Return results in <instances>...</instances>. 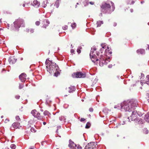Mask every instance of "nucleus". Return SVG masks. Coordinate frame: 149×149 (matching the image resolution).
Listing matches in <instances>:
<instances>
[{
  "label": "nucleus",
  "mask_w": 149,
  "mask_h": 149,
  "mask_svg": "<svg viewBox=\"0 0 149 149\" xmlns=\"http://www.w3.org/2000/svg\"><path fill=\"white\" fill-rule=\"evenodd\" d=\"M3 116H1V118H3Z\"/></svg>",
  "instance_id": "3c124183"
},
{
  "label": "nucleus",
  "mask_w": 149,
  "mask_h": 149,
  "mask_svg": "<svg viewBox=\"0 0 149 149\" xmlns=\"http://www.w3.org/2000/svg\"><path fill=\"white\" fill-rule=\"evenodd\" d=\"M137 53L139 54H143L145 53V50L143 49H138L136 51Z\"/></svg>",
  "instance_id": "a211bd4d"
},
{
  "label": "nucleus",
  "mask_w": 149,
  "mask_h": 149,
  "mask_svg": "<svg viewBox=\"0 0 149 149\" xmlns=\"http://www.w3.org/2000/svg\"><path fill=\"white\" fill-rule=\"evenodd\" d=\"M42 27L43 28H46L49 24V22L46 19H44L41 22Z\"/></svg>",
  "instance_id": "9b49d317"
},
{
  "label": "nucleus",
  "mask_w": 149,
  "mask_h": 149,
  "mask_svg": "<svg viewBox=\"0 0 149 149\" xmlns=\"http://www.w3.org/2000/svg\"><path fill=\"white\" fill-rule=\"evenodd\" d=\"M59 74V73L58 71H57L56 72H55L54 74V75L56 77H57L58 74Z\"/></svg>",
  "instance_id": "473e14b6"
},
{
  "label": "nucleus",
  "mask_w": 149,
  "mask_h": 149,
  "mask_svg": "<svg viewBox=\"0 0 149 149\" xmlns=\"http://www.w3.org/2000/svg\"><path fill=\"white\" fill-rule=\"evenodd\" d=\"M132 111V113L131 116L128 117V121H134L136 119L137 117L136 112L134 111Z\"/></svg>",
  "instance_id": "1a4fd4ad"
},
{
  "label": "nucleus",
  "mask_w": 149,
  "mask_h": 149,
  "mask_svg": "<svg viewBox=\"0 0 149 149\" xmlns=\"http://www.w3.org/2000/svg\"><path fill=\"white\" fill-rule=\"evenodd\" d=\"M76 25L75 23H73V24L72 25V27H73L75 26Z\"/></svg>",
  "instance_id": "37998d69"
},
{
  "label": "nucleus",
  "mask_w": 149,
  "mask_h": 149,
  "mask_svg": "<svg viewBox=\"0 0 149 149\" xmlns=\"http://www.w3.org/2000/svg\"><path fill=\"white\" fill-rule=\"evenodd\" d=\"M75 90V87L73 86H70L68 89V92L70 93L74 91Z\"/></svg>",
  "instance_id": "4468645a"
},
{
  "label": "nucleus",
  "mask_w": 149,
  "mask_h": 149,
  "mask_svg": "<svg viewBox=\"0 0 149 149\" xmlns=\"http://www.w3.org/2000/svg\"><path fill=\"white\" fill-rule=\"evenodd\" d=\"M85 149H93V148H91L90 147H88V146L86 145L85 147Z\"/></svg>",
  "instance_id": "c9c22d12"
},
{
  "label": "nucleus",
  "mask_w": 149,
  "mask_h": 149,
  "mask_svg": "<svg viewBox=\"0 0 149 149\" xmlns=\"http://www.w3.org/2000/svg\"><path fill=\"white\" fill-rule=\"evenodd\" d=\"M34 29L31 28H28L26 29V32L31 34L33 33L34 31Z\"/></svg>",
  "instance_id": "f3484780"
},
{
  "label": "nucleus",
  "mask_w": 149,
  "mask_h": 149,
  "mask_svg": "<svg viewBox=\"0 0 149 149\" xmlns=\"http://www.w3.org/2000/svg\"><path fill=\"white\" fill-rule=\"evenodd\" d=\"M132 103V101H125L123 103L119 104L118 105L119 106L118 107L115 106L114 107V108H117L118 109H120L122 111H123V109H124L125 111L130 112L134 110V108H133L131 106Z\"/></svg>",
  "instance_id": "f03ea898"
},
{
  "label": "nucleus",
  "mask_w": 149,
  "mask_h": 149,
  "mask_svg": "<svg viewBox=\"0 0 149 149\" xmlns=\"http://www.w3.org/2000/svg\"><path fill=\"white\" fill-rule=\"evenodd\" d=\"M111 5L109 3L104 2L101 6V12L104 13L110 14L115 9V5L113 3L111 2Z\"/></svg>",
  "instance_id": "f257e3e1"
},
{
  "label": "nucleus",
  "mask_w": 149,
  "mask_h": 149,
  "mask_svg": "<svg viewBox=\"0 0 149 149\" xmlns=\"http://www.w3.org/2000/svg\"><path fill=\"white\" fill-rule=\"evenodd\" d=\"M46 64L48 71L49 72H52V71L50 72L51 71L55 70L54 68L53 67H55L56 66V63H53L52 61L47 60L46 61Z\"/></svg>",
  "instance_id": "20e7f679"
},
{
  "label": "nucleus",
  "mask_w": 149,
  "mask_h": 149,
  "mask_svg": "<svg viewBox=\"0 0 149 149\" xmlns=\"http://www.w3.org/2000/svg\"><path fill=\"white\" fill-rule=\"evenodd\" d=\"M17 60L15 59L14 57H12L8 59V61L11 64L14 63Z\"/></svg>",
  "instance_id": "2eb2a0df"
},
{
  "label": "nucleus",
  "mask_w": 149,
  "mask_h": 149,
  "mask_svg": "<svg viewBox=\"0 0 149 149\" xmlns=\"http://www.w3.org/2000/svg\"><path fill=\"white\" fill-rule=\"evenodd\" d=\"M148 49L149 50V46H148Z\"/></svg>",
  "instance_id": "864d4df0"
},
{
  "label": "nucleus",
  "mask_w": 149,
  "mask_h": 149,
  "mask_svg": "<svg viewBox=\"0 0 149 149\" xmlns=\"http://www.w3.org/2000/svg\"><path fill=\"white\" fill-rule=\"evenodd\" d=\"M74 52V50L73 49H71L70 50V52L71 53H73Z\"/></svg>",
  "instance_id": "ea45409f"
},
{
  "label": "nucleus",
  "mask_w": 149,
  "mask_h": 149,
  "mask_svg": "<svg viewBox=\"0 0 149 149\" xmlns=\"http://www.w3.org/2000/svg\"><path fill=\"white\" fill-rule=\"evenodd\" d=\"M20 96L18 95H16L15 96V98L16 99H18L20 98Z\"/></svg>",
  "instance_id": "e433bc0d"
},
{
  "label": "nucleus",
  "mask_w": 149,
  "mask_h": 149,
  "mask_svg": "<svg viewBox=\"0 0 149 149\" xmlns=\"http://www.w3.org/2000/svg\"><path fill=\"white\" fill-rule=\"evenodd\" d=\"M60 120L62 121H65V117L63 116H61L59 117Z\"/></svg>",
  "instance_id": "393cba45"
},
{
  "label": "nucleus",
  "mask_w": 149,
  "mask_h": 149,
  "mask_svg": "<svg viewBox=\"0 0 149 149\" xmlns=\"http://www.w3.org/2000/svg\"><path fill=\"white\" fill-rule=\"evenodd\" d=\"M109 49V47H107V49H106L105 50V54H107L108 53V54H112V52L110 51V50Z\"/></svg>",
  "instance_id": "6ab92c4d"
},
{
  "label": "nucleus",
  "mask_w": 149,
  "mask_h": 149,
  "mask_svg": "<svg viewBox=\"0 0 149 149\" xmlns=\"http://www.w3.org/2000/svg\"><path fill=\"white\" fill-rule=\"evenodd\" d=\"M13 127L15 129H19L21 127V125L19 122H15L12 124Z\"/></svg>",
  "instance_id": "ddd939ff"
},
{
  "label": "nucleus",
  "mask_w": 149,
  "mask_h": 149,
  "mask_svg": "<svg viewBox=\"0 0 149 149\" xmlns=\"http://www.w3.org/2000/svg\"><path fill=\"white\" fill-rule=\"evenodd\" d=\"M73 144L74 145V146H77V148L78 149H81L82 148V147H81V146L79 145H78L77 146L75 144H74V143H73Z\"/></svg>",
  "instance_id": "2f4dec72"
},
{
  "label": "nucleus",
  "mask_w": 149,
  "mask_h": 149,
  "mask_svg": "<svg viewBox=\"0 0 149 149\" xmlns=\"http://www.w3.org/2000/svg\"><path fill=\"white\" fill-rule=\"evenodd\" d=\"M82 47H79L77 49V52L79 54H80L81 52V49Z\"/></svg>",
  "instance_id": "cd10ccee"
},
{
  "label": "nucleus",
  "mask_w": 149,
  "mask_h": 149,
  "mask_svg": "<svg viewBox=\"0 0 149 149\" xmlns=\"http://www.w3.org/2000/svg\"><path fill=\"white\" fill-rule=\"evenodd\" d=\"M148 100V102H149V99Z\"/></svg>",
  "instance_id": "5fc2aeb1"
},
{
  "label": "nucleus",
  "mask_w": 149,
  "mask_h": 149,
  "mask_svg": "<svg viewBox=\"0 0 149 149\" xmlns=\"http://www.w3.org/2000/svg\"><path fill=\"white\" fill-rule=\"evenodd\" d=\"M87 146L88 147H90L91 148H92L93 149H94V148H95V143L93 142L88 143Z\"/></svg>",
  "instance_id": "dca6fc26"
},
{
  "label": "nucleus",
  "mask_w": 149,
  "mask_h": 149,
  "mask_svg": "<svg viewBox=\"0 0 149 149\" xmlns=\"http://www.w3.org/2000/svg\"><path fill=\"white\" fill-rule=\"evenodd\" d=\"M103 23V22L102 21H97V27H100L101 26V24H102Z\"/></svg>",
  "instance_id": "412c9836"
},
{
  "label": "nucleus",
  "mask_w": 149,
  "mask_h": 149,
  "mask_svg": "<svg viewBox=\"0 0 149 149\" xmlns=\"http://www.w3.org/2000/svg\"><path fill=\"white\" fill-rule=\"evenodd\" d=\"M91 124L90 123L88 122L86 125L85 128L86 129H88L90 128L91 126Z\"/></svg>",
  "instance_id": "a878e982"
},
{
  "label": "nucleus",
  "mask_w": 149,
  "mask_h": 149,
  "mask_svg": "<svg viewBox=\"0 0 149 149\" xmlns=\"http://www.w3.org/2000/svg\"><path fill=\"white\" fill-rule=\"evenodd\" d=\"M101 46L103 49H105L108 47L105 43H102L101 44Z\"/></svg>",
  "instance_id": "b1692460"
},
{
  "label": "nucleus",
  "mask_w": 149,
  "mask_h": 149,
  "mask_svg": "<svg viewBox=\"0 0 149 149\" xmlns=\"http://www.w3.org/2000/svg\"><path fill=\"white\" fill-rule=\"evenodd\" d=\"M33 5L34 6H36L37 7L39 6L40 5V3L37 0H35L33 1Z\"/></svg>",
  "instance_id": "aec40b11"
},
{
  "label": "nucleus",
  "mask_w": 149,
  "mask_h": 149,
  "mask_svg": "<svg viewBox=\"0 0 149 149\" xmlns=\"http://www.w3.org/2000/svg\"><path fill=\"white\" fill-rule=\"evenodd\" d=\"M35 24H36L37 25V26H39L40 25V22L39 21H37L36 23H35Z\"/></svg>",
  "instance_id": "72a5a7b5"
},
{
  "label": "nucleus",
  "mask_w": 149,
  "mask_h": 149,
  "mask_svg": "<svg viewBox=\"0 0 149 149\" xmlns=\"http://www.w3.org/2000/svg\"><path fill=\"white\" fill-rule=\"evenodd\" d=\"M43 125H45L46 124V122H44L43 123Z\"/></svg>",
  "instance_id": "49530a36"
},
{
  "label": "nucleus",
  "mask_w": 149,
  "mask_h": 149,
  "mask_svg": "<svg viewBox=\"0 0 149 149\" xmlns=\"http://www.w3.org/2000/svg\"><path fill=\"white\" fill-rule=\"evenodd\" d=\"M132 102V104H131V106L133 108H134V107H137V104L136 103V102H133L132 101H131Z\"/></svg>",
  "instance_id": "5701e85b"
},
{
  "label": "nucleus",
  "mask_w": 149,
  "mask_h": 149,
  "mask_svg": "<svg viewBox=\"0 0 149 149\" xmlns=\"http://www.w3.org/2000/svg\"><path fill=\"white\" fill-rule=\"evenodd\" d=\"M85 120V119L83 118H81V119L80 120V121L81 122H82V121H84Z\"/></svg>",
  "instance_id": "58836bf2"
},
{
  "label": "nucleus",
  "mask_w": 149,
  "mask_h": 149,
  "mask_svg": "<svg viewBox=\"0 0 149 149\" xmlns=\"http://www.w3.org/2000/svg\"><path fill=\"white\" fill-rule=\"evenodd\" d=\"M9 121V119H6V120H5V123H7V122H8Z\"/></svg>",
  "instance_id": "c03bdc74"
},
{
  "label": "nucleus",
  "mask_w": 149,
  "mask_h": 149,
  "mask_svg": "<svg viewBox=\"0 0 149 149\" xmlns=\"http://www.w3.org/2000/svg\"><path fill=\"white\" fill-rule=\"evenodd\" d=\"M56 132L57 133H58V129H57L56 130Z\"/></svg>",
  "instance_id": "09e8293b"
},
{
  "label": "nucleus",
  "mask_w": 149,
  "mask_h": 149,
  "mask_svg": "<svg viewBox=\"0 0 149 149\" xmlns=\"http://www.w3.org/2000/svg\"><path fill=\"white\" fill-rule=\"evenodd\" d=\"M112 67V65L111 64L109 65L108 66V68H111Z\"/></svg>",
  "instance_id": "79ce46f5"
},
{
  "label": "nucleus",
  "mask_w": 149,
  "mask_h": 149,
  "mask_svg": "<svg viewBox=\"0 0 149 149\" xmlns=\"http://www.w3.org/2000/svg\"><path fill=\"white\" fill-rule=\"evenodd\" d=\"M60 4V1L59 0H57L54 6L52 5L51 6V8H52V11H54L55 10L56 8H58Z\"/></svg>",
  "instance_id": "9d476101"
},
{
  "label": "nucleus",
  "mask_w": 149,
  "mask_h": 149,
  "mask_svg": "<svg viewBox=\"0 0 149 149\" xmlns=\"http://www.w3.org/2000/svg\"><path fill=\"white\" fill-rule=\"evenodd\" d=\"M49 113V112L47 111H45L44 112V114L45 116L48 115Z\"/></svg>",
  "instance_id": "c756f323"
},
{
  "label": "nucleus",
  "mask_w": 149,
  "mask_h": 149,
  "mask_svg": "<svg viewBox=\"0 0 149 149\" xmlns=\"http://www.w3.org/2000/svg\"><path fill=\"white\" fill-rule=\"evenodd\" d=\"M146 134H147L148 133V131H146Z\"/></svg>",
  "instance_id": "603ef678"
},
{
  "label": "nucleus",
  "mask_w": 149,
  "mask_h": 149,
  "mask_svg": "<svg viewBox=\"0 0 149 149\" xmlns=\"http://www.w3.org/2000/svg\"><path fill=\"white\" fill-rule=\"evenodd\" d=\"M15 118L17 120L19 121H20L21 120L20 119L19 116H16Z\"/></svg>",
  "instance_id": "7c9ffc66"
},
{
  "label": "nucleus",
  "mask_w": 149,
  "mask_h": 149,
  "mask_svg": "<svg viewBox=\"0 0 149 149\" xmlns=\"http://www.w3.org/2000/svg\"><path fill=\"white\" fill-rule=\"evenodd\" d=\"M89 3L91 5H93L94 4V2L92 1L90 2Z\"/></svg>",
  "instance_id": "a18cd8bd"
},
{
  "label": "nucleus",
  "mask_w": 149,
  "mask_h": 149,
  "mask_svg": "<svg viewBox=\"0 0 149 149\" xmlns=\"http://www.w3.org/2000/svg\"><path fill=\"white\" fill-rule=\"evenodd\" d=\"M72 77L75 78H84L86 76V74L84 72H77L73 73L72 75Z\"/></svg>",
  "instance_id": "0eeeda50"
},
{
  "label": "nucleus",
  "mask_w": 149,
  "mask_h": 149,
  "mask_svg": "<svg viewBox=\"0 0 149 149\" xmlns=\"http://www.w3.org/2000/svg\"><path fill=\"white\" fill-rule=\"evenodd\" d=\"M26 75L23 73L21 74L19 77V78L21 81L22 82H24L26 79Z\"/></svg>",
  "instance_id": "f8f14e48"
},
{
  "label": "nucleus",
  "mask_w": 149,
  "mask_h": 149,
  "mask_svg": "<svg viewBox=\"0 0 149 149\" xmlns=\"http://www.w3.org/2000/svg\"><path fill=\"white\" fill-rule=\"evenodd\" d=\"M68 26H67L66 25L64 26L63 27V29L65 30L67 29H68Z\"/></svg>",
  "instance_id": "f704fd0d"
},
{
  "label": "nucleus",
  "mask_w": 149,
  "mask_h": 149,
  "mask_svg": "<svg viewBox=\"0 0 149 149\" xmlns=\"http://www.w3.org/2000/svg\"><path fill=\"white\" fill-rule=\"evenodd\" d=\"M24 87V86L23 85L19 84V89L22 88Z\"/></svg>",
  "instance_id": "4c0bfd02"
},
{
  "label": "nucleus",
  "mask_w": 149,
  "mask_h": 149,
  "mask_svg": "<svg viewBox=\"0 0 149 149\" xmlns=\"http://www.w3.org/2000/svg\"><path fill=\"white\" fill-rule=\"evenodd\" d=\"M145 81L146 83L149 85V75L146 76Z\"/></svg>",
  "instance_id": "4be33fe9"
},
{
  "label": "nucleus",
  "mask_w": 149,
  "mask_h": 149,
  "mask_svg": "<svg viewBox=\"0 0 149 149\" xmlns=\"http://www.w3.org/2000/svg\"><path fill=\"white\" fill-rule=\"evenodd\" d=\"M31 131L32 132H36V128L34 127H31Z\"/></svg>",
  "instance_id": "bb28decb"
},
{
  "label": "nucleus",
  "mask_w": 149,
  "mask_h": 149,
  "mask_svg": "<svg viewBox=\"0 0 149 149\" xmlns=\"http://www.w3.org/2000/svg\"><path fill=\"white\" fill-rule=\"evenodd\" d=\"M22 6H23V7H25V4H23Z\"/></svg>",
  "instance_id": "8fccbe9b"
},
{
  "label": "nucleus",
  "mask_w": 149,
  "mask_h": 149,
  "mask_svg": "<svg viewBox=\"0 0 149 149\" xmlns=\"http://www.w3.org/2000/svg\"><path fill=\"white\" fill-rule=\"evenodd\" d=\"M100 53L99 51L96 52V54L98 56V59L99 58V65L100 66H103L104 64H106L107 63V61H109L108 60H106L105 57L104 56L103 52L104 50L100 49Z\"/></svg>",
  "instance_id": "7ed1b4c3"
},
{
  "label": "nucleus",
  "mask_w": 149,
  "mask_h": 149,
  "mask_svg": "<svg viewBox=\"0 0 149 149\" xmlns=\"http://www.w3.org/2000/svg\"><path fill=\"white\" fill-rule=\"evenodd\" d=\"M34 149V147H31L30 148H29V149Z\"/></svg>",
  "instance_id": "de8ad7c7"
},
{
  "label": "nucleus",
  "mask_w": 149,
  "mask_h": 149,
  "mask_svg": "<svg viewBox=\"0 0 149 149\" xmlns=\"http://www.w3.org/2000/svg\"><path fill=\"white\" fill-rule=\"evenodd\" d=\"M14 24L16 27L19 28L21 26L24 27L25 23L24 20L21 18H19L14 22Z\"/></svg>",
  "instance_id": "423d86ee"
},
{
  "label": "nucleus",
  "mask_w": 149,
  "mask_h": 149,
  "mask_svg": "<svg viewBox=\"0 0 149 149\" xmlns=\"http://www.w3.org/2000/svg\"><path fill=\"white\" fill-rule=\"evenodd\" d=\"M89 111L90 112H93V109L92 108H90L89 109Z\"/></svg>",
  "instance_id": "a19ab883"
},
{
  "label": "nucleus",
  "mask_w": 149,
  "mask_h": 149,
  "mask_svg": "<svg viewBox=\"0 0 149 149\" xmlns=\"http://www.w3.org/2000/svg\"><path fill=\"white\" fill-rule=\"evenodd\" d=\"M96 49L95 47L93 46L92 48L90 54V56L91 58V59L92 61L95 63L99 60V59L96 57L95 53V51H96Z\"/></svg>",
  "instance_id": "39448f33"
},
{
  "label": "nucleus",
  "mask_w": 149,
  "mask_h": 149,
  "mask_svg": "<svg viewBox=\"0 0 149 149\" xmlns=\"http://www.w3.org/2000/svg\"><path fill=\"white\" fill-rule=\"evenodd\" d=\"M31 113L35 117L37 118L38 119L41 120L42 118V117L40 116V113L35 109L32 110Z\"/></svg>",
  "instance_id": "6e6552de"
},
{
  "label": "nucleus",
  "mask_w": 149,
  "mask_h": 149,
  "mask_svg": "<svg viewBox=\"0 0 149 149\" xmlns=\"http://www.w3.org/2000/svg\"><path fill=\"white\" fill-rule=\"evenodd\" d=\"M10 148L12 149H15L16 148V146L15 144H11L10 146Z\"/></svg>",
  "instance_id": "c85d7f7f"
}]
</instances>
